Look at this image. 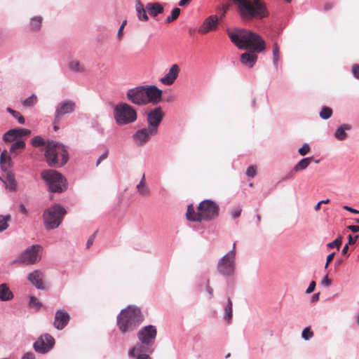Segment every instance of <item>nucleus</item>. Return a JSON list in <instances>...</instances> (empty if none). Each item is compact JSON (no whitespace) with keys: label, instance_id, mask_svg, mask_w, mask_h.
Segmentation results:
<instances>
[{"label":"nucleus","instance_id":"1","mask_svg":"<svg viewBox=\"0 0 359 359\" xmlns=\"http://www.w3.org/2000/svg\"><path fill=\"white\" fill-rule=\"evenodd\" d=\"M227 34L232 43L238 48L250 50L241 55V62L250 68L252 67L257 60L256 53H260L266 48L265 41L257 34L247 29L227 30Z\"/></svg>","mask_w":359,"mask_h":359},{"label":"nucleus","instance_id":"2","mask_svg":"<svg viewBox=\"0 0 359 359\" xmlns=\"http://www.w3.org/2000/svg\"><path fill=\"white\" fill-rule=\"evenodd\" d=\"M219 210V206L215 202L205 200L199 204L197 210H195L193 205H189L186 216L187 219L191 222L210 221L218 216Z\"/></svg>","mask_w":359,"mask_h":359},{"label":"nucleus","instance_id":"3","mask_svg":"<svg viewBox=\"0 0 359 359\" xmlns=\"http://www.w3.org/2000/svg\"><path fill=\"white\" fill-rule=\"evenodd\" d=\"M144 317L140 309L129 306L123 309L117 317V325L123 333L135 330L142 321Z\"/></svg>","mask_w":359,"mask_h":359},{"label":"nucleus","instance_id":"4","mask_svg":"<svg viewBox=\"0 0 359 359\" xmlns=\"http://www.w3.org/2000/svg\"><path fill=\"white\" fill-rule=\"evenodd\" d=\"M45 158L50 167L60 168L67 162L68 153L64 145L53 140H48Z\"/></svg>","mask_w":359,"mask_h":359},{"label":"nucleus","instance_id":"5","mask_svg":"<svg viewBox=\"0 0 359 359\" xmlns=\"http://www.w3.org/2000/svg\"><path fill=\"white\" fill-rule=\"evenodd\" d=\"M114 118L118 126L135 122L137 118L136 110L126 102H120L114 108Z\"/></svg>","mask_w":359,"mask_h":359},{"label":"nucleus","instance_id":"6","mask_svg":"<svg viewBox=\"0 0 359 359\" xmlns=\"http://www.w3.org/2000/svg\"><path fill=\"white\" fill-rule=\"evenodd\" d=\"M66 213V210L60 205L46 209L43 214L45 228L48 230L57 228Z\"/></svg>","mask_w":359,"mask_h":359},{"label":"nucleus","instance_id":"7","mask_svg":"<svg viewBox=\"0 0 359 359\" xmlns=\"http://www.w3.org/2000/svg\"><path fill=\"white\" fill-rule=\"evenodd\" d=\"M41 177L46 182L51 192L61 193L67 189L66 180L55 170H43Z\"/></svg>","mask_w":359,"mask_h":359},{"label":"nucleus","instance_id":"8","mask_svg":"<svg viewBox=\"0 0 359 359\" xmlns=\"http://www.w3.org/2000/svg\"><path fill=\"white\" fill-rule=\"evenodd\" d=\"M236 243L233 245V249L224 255L218 262L217 271L224 276H231L235 271Z\"/></svg>","mask_w":359,"mask_h":359},{"label":"nucleus","instance_id":"9","mask_svg":"<svg viewBox=\"0 0 359 359\" xmlns=\"http://www.w3.org/2000/svg\"><path fill=\"white\" fill-rule=\"evenodd\" d=\"M41 247L39 245H34L27 248L18 257V262L26 265L34 264L41 259L40 251Z\"/></svg>","mask_w":359,"mask_h":359},{"label":"nucleus","instance_id":"10","mask_svg":"<svg viewBox=\"0 0 359 359\" xmlns=\"http://www.w3.org/2000/svg\"><path fill=\"white\" fill-rule=\"evenodd\" d=\"M156 335L157 330L154 325L144 326L137 332L138 339L147 346H151L154 344Z\"/></svg>","mask_w":359,"mask_h":359},{"label":"nucleus","instance_id":"11","mask_svg":"<svg viewBox=\"0 0 359 359\" xmlns=\"http://www.w3.org/2000/svg\"><path fill=\"white\" fill-rule=\"evenodd\" d=\"M163 113L161 107H156L147 113V121L148 127L158 133V127L164 117Z\"/></svg>","mask_w":359,"mask_h":359},{"label":"nucleus","instance_id":"12","mask_svg":"<svg viewBox=\"0 0 359 359\" xmlns=\"http://www.w3.org/2000/svg\"><path fill=\"white\" fill-rule=\"evenodd\" d=\"M55 344V339L49 334L41 335L34 344V348L36 352L45 353L49 351Z\"/></svg>","mask_w":359,"mask_h":359},{"label":"nucleus","instance_id":"13","mask_svg":"<svg viewBox=\"0 0 359 359\" xmlns=\"http://www.w3.org/2000/svg\"><path fill=\"white\" fill-rule=\"evenodd\" d=\"M128 101L137 105H145L144 86H137L129 89L126 93Z\"/></svg>","mask_w":359,"mask_h":359},{"label":"nucleus","instance_id":"14","mask_svg":"<svg viewBox=\"0 0 359 359\" xmlns=\"http://www.w3.org/2000/svg\"><path fill=\"white\" fill-rule=\"evenodd\" d=\"M157 134L156 132L152 129L147 128H143L137 130L133 135V140L136 144L142 146L149 141L151 137L155 136Z\"/></svg>","mask_w":359,"mask_h":359},{"label":"nucleus","instance_id":"15","mask_svg":"<svg viewBox=\"0 0 359 359\" xmlns=\"http://www.w3.org/2000/svg\"><path fill=\"white\" fill-rule=\"evenodd\" d=\"M146 104L148 103L158 104L162 97V91L155 86H144Z\"/></svg>","mask_w":359,"mask_h":359},{"label":"nucleus","instance_id":"16","mask_svg":"<svg viewBox=\"0 0 359 359\" xmlns=\"http://www.w3.org/2000/svg\"><path fill=\"white\" fill-rule=\"evenodd\" d=\"M75 109V102L72 100H65L60 102L55 111V120H59L62 116L72 113Z\"/></svg>","mask_w":359,"mask_h":359},{"label":"nucleus","instance_id":"17","mask_svg":"<svg viewBox=\"0 0 359 359\" xmlns=\"http://www.w3.org/2000/svg\"><path fill=\"white\" fill-rule=\"evenodd\" d=\"M70 316L65 310H57L55 315L54 327L57 330H62L69 323Z\"/></svg>","mask_w":359,"mask_h":359},{"label":"nucleus","instance_id":"18","mask_svg":"<svg viewBox=\"0 0 359 359\" xmlns=\"http://www.w3.org/2000/svg\"><path fill=\"white\" fill-rule=\"evenodd\" d=\"M180 71V69L177 65H172L165 76L161 78L160 81L165 86L173 84L178 77Z\"/></svg>","mask_w":359,"mask_h":359},{"label":"nucleus","instance_id":"19","mask_svg":"<svg viewBox=\"0 0 359 359\" xmlns=\"http://www.w3.org/2000/svg\"><path fill=\"white\" fill-rule=\"evenodd\" d=\"M218 18L216 15H210L203 22L199 27L198 32L201 34H207L217 28Z\"/></svg>","mask_w":359,"mask_h":359},{"label":"nucleus","instance_id":"20","mask_svg":"<svg viewBox=\"0 0 359 359\" xmlns=\"http://www.w3.org/2000/svg\"><path fill=\"white\" fill-rule=\"evenodd\" d=\"M44 274L39 270H35L28 275V280L39 290H44Z\"/></svg>","mask_w":359,"mask_h":359},{"label":"nucleus","instance_id":"21","mask_svg":"<svg viewBox=\"0 0 359 359\" xmlns=\"http://www.w3.org/2000/svg\"><path fill=\"white\" fill-rule=\"evenodd\" d=\"M146 9L150 15L157 16L163 12V7L159 3H149L146 5Z\"/></svg>","mask_w":359,"mask_h":359},{"label":"nucleus","instance_id":"22","mask_svg":"<svg viewBox=\"0 0 359 359\" xmlns=\"http://www.w3.org/2000/svg\"><path fill=\"white\" fill-rule=\"evenodd\" d=\"M137 192L140 195L142 196H149L151 194V190L149 187L147 185L145 182V175L142 174V179L140 183L136 187Z\"/></svg>","mask_w":359,"mask_h":359},{"label":"nucleus","instance_id":"23","mask_svg":"<svg viewBox=\"0 0 359 359\" xmlns=\"http://www.w3.org/2000/svg\"><path fill=\"white\" fill-rule=\"evenodd\" d=\"M0 165L3 170L7 171L10 169L11 165V159L8 152L4 150L0 156Z\"/></svg>","mask_w":359,"mask_h":359},{"label":"nucleus","instance_id":"24","mask_svg":"<svg viewBox=\"0 0 359 359\" xmlns=\"http://www.w3.org/2000/svg\"><path fill=\"white\" fill-rule=\"evenodd\" d=\"M13 298L12 292L9 290L6 284H1L0 285V300L8 301Z\"/></svg>","mask_w":359,"mask_h":359},{"label":"nucleus","instance_id":"25","mask_svg":"<svg viewBox=\"0 0 359 359\" xmlns=\"http://www.w3.org/2000/svg\"><path fill=\"white\" fill-rule=\"evenodd\" d=\"M351 127L348 124H342L335 131L334 136L338 140H344L346 138V130H351Z\"/></svg>","mask_w":359,"mask_h":359},{"label":"nucleus","instance_id":"26","mask_svg":"<svg viewBox=\"0 0 359 359\" xmlns=\"http://www.w3.org/2000/svg\"><path fill=\"white\" fill-rule=\"evenodd\" d=\"M312 159V157L302 158L294 165L293 171L299 172L305 170L310 165Z\"/></svg>","mask_w":359,"mask_h":359},{"label":"nucleus","instance_id":"27","mask_svg":"<svg viewBox=\"0 0 359 359\" xmlns=\"http://www.w3.org/2000/svg\"><path fill=\"white\" fill-rule=\"evenodd\" d=\"M135 7L139 20L142 21H147L149 18L146 13L147 9L146 8H144L142 4L138 1L136 3Z\"/></svg>","mask_w":359,"mask_h":359},{"label":"nucleus","instance_id":"28","mask_svg":"<svg viewBox=\"0 0 359 359\" xmlns=\"http://www.w3.org/2000/svg\"><path fill=\"white\" fill-rule=\"evenodd\" d=\"M144 346L145 345H143L142 344H137V345L135 346L134 347H133L132 348H130L128 352L129 356L131 358H134L137 355H139L142 354V353L146 351V350L144 348Z\"/></svg>","mask_w":359,"mask_h":359},{"label":"nucleus","instance_id":"29","mask_svg":"<svg viewBox=\"0 0 359 359\" xmlns=\"http://www.w3.org/2000/svg\"><path fill=\"white\" fill-rule=\"evenodd\" d=\"M280 57V48L277 43H274L273 46V63L276 69H278Z\"/></svg>","mask_w":359,"mask_h":359},{"label":"nucleus","instance_id":"30","mask_svg":"<svg viewBox=\"0 0 359 359\" xmlns=\"http://www.w3.org/2000/svg\"><path fill=\"white\" fill-rule=\"evenodd\" d=\"M232 302L230 297L228 298V304L224 308V319L229 323L232 318Z\"/></svg>","mask_w":359,"mask_h":359},{"label":"nucleus","instance_id":"31","mask_svg":"<svg viewBox=\"0 0 359 359\" xmlns=\"http://www.w3.org/2000/svg\"><path fill=\"white\" fill-rule=\"evenodd\" d=\"M11 219V215H0V232L6 230L8 227V222Z\"/></svg>","mask_w":359,"mask_h":359},{"label":"nucleus","instance_id":"32","mask_svg":"<svg viewBox=\"0 0 359 359\" xmlns=\"http://www.w3.org/2000/svg\"><path fill=\"white\" fill-rule=\"evenodd\" d=\"M69 67L72 71L75 72H83L85 71L84 67L77 60L71 61L69 64Z\"/></svg>","mask_w":359,"mask_h":359},{"label":"nucleus","instance_id":"33","mask_svg":"<svg viewBox=\"0 0 359 359\" xmlns=\"http://www.w3.org/2000/svg\"><path fill=\"white\" fill-rule=\"evenodd\" d=\"M42 23L41 17H34L31 19L30 27L34 31H38L40 29Z\"/></svg>","mask_w":359,"mask_h":359},{"label":"nucleus","instance_id":"34","mask_svg":"<svg viewBox=\"0 0 359 359\" xmlns=\"http://www.w3.org/2000/svg\"><path fill=\"white\" fill-rule=\"evenodd\" d=\"M17 131L15 129H12L6 132L3 137V139L5 142H14L18 137L16 133Z\"/></svg>","mask_w":359,"mask_h":359},{"label":"nucleus","instance_id":"35","mask_svg":"<svg viewBox=\"0 0 359 359\" xmlns=\"http://www.w3.org/2000/svg\"><path fill=\"white\" fill-rule=\"evenodd\" d=\"M25 147V142L22 140H18L11 145L10 151L12 153H16L18 150L23 149Z\"/></svg>","mask_w":359,"mask_h":359},{"label":"nucleus","instance_id":"36","mask_svg":"<svg viewBox=\"0 0 359 359\" xmlns=\"http://www.w3.org/2000/svg\"><path fill=\"white\" fill-rule=\"evenodd\" d=\"M6 187L10 191H15L16 188L15 180L11 175H8L6 181Z\"/></svg>","mask_w":359,"mask_h":359},{"label":"nucleus","instance_id":"37","mask_svg":"<svg viewBox=\"0 0 359 359\" xmlns=\"http://www.w3.org/2000/svg\"><path fill=\"white\" fill-rule=\"evenodd\" d=\"M180 12H181V11L180 8H174L172 11L171 15L170 16L167 17V18L165 19V22L171 23L173 21L176 20L178 18V17L180 14Z\"/></svg>","mask_w":359,"mask_h":359},{"label":"nucleus","instance_id":"38","mask_svg":"<svg viewBox=\"0 0 359 359\" xmlns=\"http://www.w3.org/2000/svg\"><path fill=\"white\" fill-rule=\"evenodd\" d=\"M32 144L34 147H39L42 146H46L47 142H45V140L40 136H35L32 140Z\"/></svg>","mask_w":359,"mask_h":359},{"label":"nucleus","instance_id":"39","mask_svg":"<svg viewBox=\"0 0 359 359\" xmlns=\"http://www.w3.org/2000/svg\"><path fill=\"white\" fill-rule=\"evenodd\" d=\"M332 115V110L328 107H323L320 112V116L323 119H327Z\"/></svg>","mask_w":359,"mask_h":359},{"label":"nucleus","instance_id":"40","mask_svg":"<svg viewBox=\"0 0 359 359\" xmlns=\"http://www.w3.org/2000/svg\"><path fill=\"white\" fill-rule=\"evenodd\" d=\"M302 337L305 340H309L313 337V332L309 327H307L303 330Z\"/></svg>","mask_w":359,"mask_h":359},{"label":"nucleus","instance_id":"41","mask_svg":"<svg viewBox=\"0 0 359 359\" xmlns=\"http://www.w3.org/2000/svg\"><path fill=\"white\" fill-rule=\"evenodd\" d=\"M342 243V238L339 236L334 241L327 244V246L330 248H337V250H339Z\"/></svg>","mask_w":359,"mask_h":359},{"label":"nucleus","instance_id":"42","mask_svg":"<svg viewBox=\"0 0 359 359\" xmlns=\"http://www.w3.org/2000/svg\"><path fill=\"white\" fill-rule=\"evenodd\" d=\"M36 101H37L36 96L32 95V96L29 97L23 102V105L25 107H31V106H33L34 104H35Z\"/></svg>","mask_w":359,"mask_h":359},{"label":"nucleus","instance_id":"43","mask_svg":"<svg viewBox=\"0 0 359 359\" xmlns=\"http://www.w3.org/2000/svg\"><path fill=\"white\" fill-rule=\"evenodd\" d=\"M18 135V137H22V136H28L31 134V130L26 129V128H18L15 129Z\"/></svg>","mask_w":359,"mask_h":359},{"label":"nucleus","instance_id":"44","mask_svg":"<svg viewBox=\"0 0 359 359\" xmlns=\"http://www.w3.org/2000/svg\"><path fill=\"white\" fill-rule=\"evenodd\" d=\"M310 151V147L308 144H304L302 147L299 148L298 152L301 156L306 155Z\"/></svg>","mask_w":359,"mask_h":359},{"label":"nucleus","instance_id":"45","mask_svg":"<svg viewBox=\"0 0 359 359\" xmlns=\"http://www.w3.org/2000/svg\"><path fill=\"white\" fill-rule=\"evenodd\" d=\"M29 305H30V306H32V307L40 308L41 306V304L39 302V301L37 299V298L32 296L30 297V300H29Z\"/></svg>","mask_w":359,"mask_h":359},{"label":"nucleus","instance_id":"46","mask_svg":"<svg viewBox=\"0 0 359 359\" xmlns=\"http://www.w3.org/2000/svg\"><path fill=\"white\" fill-rule=\"evenodd\" d=\"M256 167L254 165H251L247 169L246 175L250 177H254L256 175Z\"/></svg>","mask_w":359,"mask_h":359},{"label":"nucleus","instance_id":"47","mask_svg":"<svg viewBox=\"0 0 359 359\" xmlns=\"http://www.w3.org/2000/svg\"><path fill=\"white\" fill-rule=\"evenodd\" d=\"M352 73L356 79H359V65L355 64L352 66Z\"/></svg>","mask_w":359,"mask_h":359},{"label":"nucleus","instance_id":"48","mask_svg":"<svg viewBox=\"0 0 359 359\" xmlns=\"http://www.w3.org/2000/svg\"><path fill=\"white\" fill-rule=\"evenodd\" d=\"M242 209L240 207H237L231 211V216L233 218H237L241 215Z\"/></svg>","mask_w":359,"mask_h":359},{"label":"nucleus","instance_id":"49","mask_svg":"<svg viewBox=\"0 0 359 359\" xmlns=\"http://www.w3.org/2000/svg\"><path fill=\"white\" fill-rule=\"evenodd\" d=\"M315 287H316V282L313 280L310 283L308 288L306 290V292L307 294L311 293L315 290Z\"/></svg>","mask_w":359,"mask_h":359},{"label":"nucleus","instance_id":"50","mask_svg":"<svg viewBox=\"0 0 359 359\" xmlns=\"http://www.w3.org/2000/svg\"><path fill=\"white\" fill-rule=\"evenodd\" d=\"M22 359H36V358L34 353L27 352L22 355Z\"/></svg>","mask_w":359,"mask_h":359},{"label":"nucleus","instance_id":"51","mask_svg":"<svg viewBox=\"0 0 359 359\" xmlns=\"http://www.w3.org/2000/svg\"><path fill=\"white\" fill-rule=\"evenodd\" d=\"M96 232H95L88 240L87 241V243H86V247L87 248H89L93 243L94 242V239H95V235H96Z\"/></svg>","mask_w":359,"mask_h":359},{"label":"nucleus","instance_id":"52","mask_svg":"<svg viewBox=\"0 0 359 359\" xmlns=\"http://www.w3.org/2000/svg\"><path fill=\"white\" fill-rule=\"evenodd\" d=\"M17 114H14L13 116L16 118L20 124L25 123V118L20 114V112L17 111Z\"/></svg>","mask_w":359,"mask_h":359},{"label":"nucleus","instance_id":"53","mask_svg":"<svg viewBox=\"0 0 359 359\" xmlns=\"http://www.w3.org/2000/svg\"><path fill=\"white\" fill-rule=\"evenodd\" d=\"M358 237H359V236H355V237H353L351 235H349L348 236V245L355 244V242L357 241V239Z\"/></svg>","mask_w":359,"mask_h":359},{"label":"nucleus","instance_id":"54","mask_svg":"<svg viewBox=\"0 0 359 359\" xmlns=\"http://www.w3.org/2000/svg\"><path fill=\"white\" fill-rule=\"evenodd\" d=\"M334 257V252H332L331 254H330L327 257V261H326V264H325V268H327L329 264L333 260V258Z\"/></svg>","mask_w":359,"mask_h":359},{"label":"nucleus","instance_id":"55","mask_svg":"<svg viewBox=\"0 0 359 359\" xmlns=\"http://www.w3.org/2000/svg\"><path fill=\"white\" fill-rule=\"evenodd\" d=\"M322 284L325 286H330L332 284V280L328 278L327 276H325L322 281Z\"/></svg>","mask_w":359,"mask_h":359},{"label":"nucleus","instance_id":"56","mask_svg":"<svg viewBox=\"0 0 359 359\" xmlns=\"http://www.w3.org/2000/svg\"><path fill=\"white\" fill-rule=\"evenodd\" d=\"M108 156V151H105L104 154H102L98 158L97 161V165H98L100 162L102 161V160H104L107 158Z\"/></svg>","mask_w":359,"mask_h":359},{"label":"nucleus","instance_id":"57","mask_svg":"<svg viewBox=\"0 0 359 359\" xmlns=\"http://www.w3.org/2000/svg\"><path fill=\"white\" fill-rule=\"evenodd\" d=\"M347 228L354 233L359 231V226L349 225L347 226Z\"/></svg>","mask_w":359,"mask_h":359},{"label":"nucleus","instance_id":"58","mask_svg":"<svg viewBox=\"0 0 359 359\" xmlns=\"http://www.w3.org/2000/svg\"><path fill=\"white\" fill-rule=\"evenodd\" d=\"M206 290L209 293L210 297H213V290L210 285L209 280H208V283L206 285Z\"/></svg>","mask_w":359,"mask_h":359},{"label":"nucleus","instance_id":"59","mask_svg":"<svg viewBox=\"0 0 359 359\" xmlns=\"http://www.w3.org/2000/svg\"><path fill=\"white\" fill-rule=\"evenodd\" d=\"M344 209L351 212H353V213H355V214H359V210H355V209H353L352 208L349 207V206H347V205H345L343 207Z\"/></svg>","mask_w":359,"mask_h":359},{"label":"nucleus","instance_id":"60","mask_svg":"<svg viewBox=\"0 0 359 359\" xmlns=\"http://www.w3.org/2000/svg\"><path fill=\"white\" fill-rule=\"evenodd\" d=\"M20 212L24 215L27 214V210L23 204H21L19 207Z\"/></svg>","mask_w":359,"mask_h":359},{"label":"nucleus","instance_id":"61","mask_svg":"<svg viewBox=\"0 0 359 359\" xmlns=\"http://www.w3.org/2000/svg\"><path fill=\"white\" fill-rule=\"evenodd\" d=\"M191 1V0H181L179 2L178 5L180 6H185L188 5L190 3Z\"/></svg>","mask_w":359,"mask_h":359},{"label":"nucleus","instance_id":"62","mask_svg":"<svg viewBox=\"0 0 359 359\" xmlns=\"http://www.w3.org/2000/svg\"><path fill=\"white\" fill-rule=\"evenodd\" d=\"M137 359H151L149 355L147 354H140L137 355Z\"/></svg>","mask_w":359,"mask_h":359},{"label":"nucleus","instance_id":"63","mask_svg":"<svg viewBox=\"0 0 359 359\" xmlns=\"http://www.w3.org/2000/svg\"><path fill=\"white\" fill-rule=\"evenodd\" d=\"M348 244H346L343 249H342V254L344 255H347V253H348Z\"/></svg>","mask_w":359,"mask_h":359},{"label":"nucleus","instance_id":"64","mask_svg":"<svg viewBox=\"0 0 359 359\" xmlns=\"http://www.w3.org/2000/svg\"><path fill=\"white\" fill-rule=\"evenodd\" d=\"M123 26H121L119 29H118V39H121L122 36H123Z\"/></svg>","mask_w":359,"mask_h":359}]
</instances>
